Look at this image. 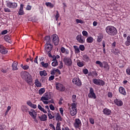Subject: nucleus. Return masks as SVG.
<instances>
[{"mask_svg": "<svg viewBox=\"0 0 130 130\" xmlns=\"http://www.w3.org/2000/svg\"><path fill=\"white\" fill-rule=\"evenodd\" d=\"M48 99H47L45 96H42L41 98V101H47Z\"/></svg>", "mask_w": 130, "mask_h": 130, "instance_id": "51", "label": "nucleus"}, {"mask_svg": "<svg viewBox=\"0 0 130 130\" xmlns=\"http://www.w3.org/2000/svg\"><path fill=\"white\" fill-rule=\"evenodd\" d=\"M54 80V75H51L50 77L49 78V81H52Z\"/></svg>", "mask_w": 130, "mask_h": 130, "instance_id": "63", "label": "nucleus"}, {"mask_svg": "<svg viewBox=\"0 0 130 130\" xmlns=\"http://www.w3.org/2000/svg\"><path fill=\"white\" fill-rule=\"evenodd\" d=\"M104 68L106 70V71H108L110 69L109 65H108V63L107 62H106L105 64V66H104Z\"/></svg>", "mask_w": 130, "mask_h": 130, "instance_id": "46", "label": "nucleus"}, {"mask_svg": "<svg viewBox=\"0 0 130 130\" xmlns=\"http://www.w3.org/2000/svg\"><path fill=\"white\" fill-rule=\"evenodd\" d=\"M74 127L76 128H79V127H81L82 126V121L79 118L75 119V121L74 124Z\"/></svg>", "mask_w": 130, "mask_h": 130, "instance_id": "10", "label": "nucleus"}, {"mask_svg": "<svg viewBox=\"0 0 130 130\" xmlns=\"http://www.w3.org/2000/svg\"><path fill=\"white\" fill-rule=\"evenodd\" d=\"M48 116L49 117V119H52L54 118V117H55L54 113L53 112L51 113L50 111V112H48Z\"/></svg>", "mask_w": 130, "mask_h": 130, "instance_id": "23", "label": "nucleus"}, {"mask_svg": "<svg viewBox=\"0 0 130 130\" xmlns=\"http://www.w3.org/2000/svg\"><path fill=\"white\" fill-rule=\"evenodd\" d=\"M90 76L92 77V78H96L98 76V73L96 72V71H92L90 73Z\"/></svg>", "mask_w": 130, "mask_h": 130, "instance_id": "32", "label": "nucleus"}, {"mask_svg": "<svg viewBox=\"0 0 130 130\" xmlns=\"http://www.w3.org/2000/svg\"><path fill=\"white\" fill-rule=\"evenodd\" d=\"M55 87L56 90L60 92H64L66 91V87L60 83H56Z\"/></svg>", "mask_w": 130, "mask_h": 130, "instance_id": "4", "label": "nucleus"}, {"mask_svg": "<svg viewBox=\"0 0 130 130\" xmlns=\"http://www.w3.org/2000/svg\"><path fill=\"white\" fill-rule=\"evenodd\" d=\"M38 108H39V110H40L41 111H42V112H43L44 113H47V111L45 110L44 109V108H43L41 105H38Z\"/></svg>", "mask_w": 130, "mask_h": 130, "instance_id": "28", "label": "nucleus"}, {"mask_svg": "<svg viewBox=\"0 0 130 130\" xmlns=\"http://www.w3.org/2000/svg\"><path fill=\"white\" fill-rule=\"evenodd\" d=\"M4 40L7 42H10V40H11V37L8 35H6L4 37Z\"/></svg>", "mask_w": 130, "mask_h": 130, "instance_id": "38", "label": "nucleus"}, {"mask_svg": "<svg viewBox=\"0 0 130 130\" xmlns=\"http://www.w3.org/2000/svg\"><path fill=\"white\" fill-rule=\"evenodd\" d=\"M55 18L56 19V21H58V18H59V13L57 11H56V14L55 16Z\"/></svg>", "mask_w": 130, "mask_h": 130, "instance_id": "52", "label": "nucleus"}, {"mask_svg": "<svg viewBox=\"0 0 130 130\" xmlns=\"http://www.w3.org/2000/svg\"><path fill=\"white\" fill-rule=\"evenodd\" d=\"M93 41H94V39L92 37H88L86 39L87 43H93Z\"/></svg>", "mask_w": 130, "mask_h": 130, "instance_id": "25", "label": "nucleus"}, {"mask_svg": "<svg viewBox=\"0 0 130 130\" xmlns=\"http://www.w3.org/2000/svg\"><path fill=\"white\" fill-rule=\"evenodd\" d=\"M66 50H66V48H64V47H61L60 51L62 53H64Z\"/></svg>", "mask_w": 130, "mask_h": 130, "instance_id": "55", "label": "nucleus"}, {"mask_svg": "<svg viewBox=\"0 0 130 130\" xmlns=\"http://www.w3.org/2000/svg\"><path fill=\"white\" fill-rule=\"evenodd\" d=\"M21 110L23 112H28V110H29V108L27 107L26 106H22L21 107Z\"/></svg>", "mask_w": 130, "mask_h": 130, "instance_id": "29", "label": "nucleus"}, {"mask_svg": "<svg viewBox=\"0 0 130 130\" xmlns=\"http://www.w3.org/2000/svg\"><path fill=\"white\" fill-rule=\"evenodd\" d=\"M49 127H52V128L53 129V130H56V129H55V127L54 126V125H53V124H52V123H51V124H49Z\"/></svg>", "mask_w": 130, "mask_h": 130, "instance_id": "64", "label": "nucleus"}, {"mask_svg": "<svg viewBox=\"0 0 130 130\" xmlns=\"http://www.w3.org/2000/svg\"><path fill=\"white\" fill-rule=\"evenodd\" d=\"M40 76H41V77H46V76H47V73H46V71L44 70L40 71Z\"/></svg>", "mask_w": 130, "mask_h": 130, "instance_id": "26", "label": "nucleus"}, {"mask_svg": "<svg viewBox=\"0 0 130 130\" xmlns=\"http://www.w3.org/2000/svg\"><path fill=\"white\" fill-rule=\"evenodd\" d=\"M31 9H32V7H31V6L30 5H27L26 7V10L27 11H30Z\"/></svg>", "mask_w": 130, "mask_h": 130, "instance_id": "62", "label": "nucleus"}, {"mask_svg": "<svg viewBox=\"0 0 130 130\" xmlns=\"http://www.w3.org/2000/svg\"><path fill=\"white\" fill-rule=\"evenodd\" d=\"M4 11L6 13H11V10L9 8H4Z\"/></svg>", "mask_w": 130, "mask_h": 130, "instance_id": "60", "label": "nucleus"}, {"mask_svg": "<svg viewBox=\"0 0 130 130\" xmlns=\"http://www.w3.org/2000/svg\"><path fill=\"white\" fill-rule=\"evenodd\" d=\"M102 39H103V35H100L99 36H98L97 42H101L102 41Z\"/></svg>", "mask_w": 130, "mask_h": 130, "instance_id": "36", "label": "nucleus"}, {"mask_svg": "<svg viewBox=\"0 0 130 130\" xmlns=\"http://www.w3.org/2000/svg\"><path fill=\"white\" fill-rule=\"evenodd\" d=\"M44 96L46 97L48 100L49 99H51V95L49 93H45L44 94Z\"/></svg>", "mask_w": 130, "mask_h": 130, "instance_id": "40", "label": "nucleus"}, {"mask_svg": "<svg viewBox=\"0 0 130 130\" xmlns=\"http://www.w3.org/2000/svg\"><path fill=\"white\" fill-rule=\"evenodd\" d=\"M52 40L54 45H58L59 43V39L58 38V36L56 34H54L52 36Z\"/></svg>", "mask_w": 130, "mask_h": 130, "instance_id": "8", "label": "nucleus"}, {"mask_svg": "<svg viewBox=\"0 0 130 130\" xmlns=\"http://www.w3.org/2000/svg\"><path fill=\"white\" fill-rule=\"evenodd\" d=\"M24 8V4H20V7L18 12V14L19 15L22 16L24 15L25 13H24V10L23 9Z\"/></svg>", "mask_w": 130, "mask_h": 130, "instance_id": "18", "label": "nucleus"}, {"mask_svg": "<svg viewBox=\"0 0 130 130\" xmlns=\"http://www.w3.org/2000/svg\"><path fill=\"white\" fill-rule=\"evenodd\" d=\"M119 92L120 94L125 96L126 95V91H125V88L122 86H120L119 87Z\"/></svg>", "mask_w": 130, "mask_h": 130, "instance_id": "17", "label": "nucleus"}, {"mask_svg": "<svg viewBox=\"0 0 130 130\" xmlns=\"http://www.w3.org/2000/svg\"><path fill=\"white\" fill-rule=\"evenodd\" d=\"M56 119V120H59V121H62V118H61V116H60V115L59 114V113H57Z\"/></svg>", "mask_w": 130, "mask_h": 130, "instance_id": "35", "label": "nucleus"}, {"mask_svg": "<svg viewBox=\"0 0 130 130\" xmlns=\"http://www.w3.org/2000/svg\"><path fill=\"white\" fill-rule=\"evenodd\" d=\"M76 22L77 23V24H84V20H81V19H76Z\"/></svg>", "mask_w": 130, "mask_h": 130, "instance_id": "42", "label": "nucleus"}, {"mask_svg": "<svg viewBox=\"0 0 130 130\" xmlns=\"http://www.w3.org/2000/svg\"><path fill=\"white\" fill-rule=\"evenodd\" d=\"M88 96L89 98H93V99H96L97 98L95 92H94V89L93 88L91 87L90 88L89 93Z\"/></svg>", "mask_w": 130, "mask_h": 130, "instance_id": "11", "label": "nucleus"}, {"mask_svg": "<svg viewBox=\"0 0 130 130\" xmlns=\"http://www.w3.org/2000/svg\"><path fill=\"white\" fill-rule=\"evenodd\" d=\"M106 32L110 36H115L117 34V29L115 27L109 25L106 27Z\"/></svg>", "mask_w": 130, "mask_h": 130, "instance_id": "2", "label": "nucleus"}, {"mask_svg": "<svg viewBox=\"0 0 130 130\" xmlns=\"http://www.w3.org/2000/svg\"><path fill=\"white\" fill-rule=\"evenodd\" d=\"M92 83L98 86H104V85H105V82L100 79H93Z\"/></svg>", "mask_w": 130, "mask_h": 130, "instance_id": "6", "label": "nucleus"}, {"mask_svg": "<svg viewBox=\"0 0 130 130\" xmlns=\"http://www.w3.org/2000/svg\"><path fill=\"white\" fill-rule=\"evenodd\" d=\"M72 83L76 85V86H79V87L80 86H82V82L79 78H74L72 80Z\"/></svg>", "mask_w": 130, "mask_h": 130, "instance_id": "12", "label": "nucleus"}, {"mask_svg": "<svg viewBox=\"0 0 130 130\" xmlns=\"http://www.w3.org/2000/svg\"><path fill=\"white\" fill-rule=\"evenodd\" d=\"M83 73L84 74V75H87V74H88V73H89V71L87 69H84L83 70Z\"/></svg>", "mask_w": 130, "mask_h": 130, "instance_id": "56", "label": "nucleus"}, {"mask_svg": "<svg viewBox=\"0 0 130 130\" xmlns=\"http://www.w3.org/2000/svg\"><path fill=\"white\" fill-rule=\"evenodd\" d=\"M49 107L51 110H54L55 109V108H54V106L52 104L50 105Z\"/></svg>", "mask_w": 130, "mask_h": 130, "instance_id": "61", "label": "nucleus"}, {"mask_svg": "<svg viewBox=\"0 0 130 130\" xmlns=\"http://www.w3.org/2000/svg\"><path fill=\"white\" fill-rule=\"evenodd\" d=\"M126 73L127 75H128V76H130V68H128L126 70Z\"/></svg>", "mask_w": 130, "mask_h": 130, "instance_id": "58", "label": "nucleus"}, {"mask_svg": "<svg viewBox=\"0 0 130 130\" xmlns=\"http://www.w3.org/2000/svg\"><path fill=\"white\" fill-rule=\"evenodd\" d=\"M45 5L47 7H49V8H54V5L50 2H46Z\"/></svg>", "mask_w": 130, "mask_h": 130, "instance_id": "37", "label": "nucleus"}, {"mask_svg": "<svg viewBox=\"0 0 130 130\" xmlns=\"http://www.w3.org/2000/svg\"><path fill=\"white\" fill-rule=\"evenodd\" d=\"M30 107L31 108H34V109H36L37 108V105H36L34 104H32L31 106H30Z\"/></svg>", "mask_w": 130, "mask_h": 130, "instance_id": "57", "label": "nucleus"}, {"mask_svg": "<svg viewBox=\"0 0 130 130\" xmlns=\"http://www.w3.org/2000/svg\"><path fill=\"white\" fill-rule=\"evenodd\" d=\"M41 64H42L43 68H45L46 69L48 68V63H45L44 61H42Z\"/></svg>", "mask_w": 130, "mask_h": 130, "instance_id": "39", "label": "nucleus"}, {"mask_svg": "<svg viewBox=\"0 0 130 130\" xmlns=\"http://www.w3.org/2000/svg\"><path fill=\"white\" fill-rule=\"evenodd\" d=\"M28 114L33 118V119H36V115H37V113L35 111V110L31 109L30 111H28Z\"/></svg>", "mask_w": 130, "mask_h": 130, "instance_id": "14", "label": "nucleus"}, {"mask_svg": "<svg viewBox=\"0 0 130 130\" xmlns=\"http://www.w3.org/2000/svg\"><path fill=\"white\" fill-rule=\"evenodd\" d=\"M96 64H99V66L100 67V68H103V63H102V62L98 60L95 62Z\"/></svg>", "mask_w": 130, "mask_h": 130, "instance_id": "45", "label": "nucleus"}, {"mask_svg": "<svg viewBox=\"0 0 130 130\" xmlns=\"http://www.w3.org/2000/svg\"><path fill=\"white\" fill-rule=\"evenodd\" d=\"M126 41L125 42V45L126 46H130V36H128L126 38Z\"/></svg>", "mask_w": 130, "mask_h": 130, "instance_id": "27", "label": "nucleus"}, {"mask_svg": "<svg viewBox=\"0 0 130 130\" xmlns=\"http://www.w3.org/2000/svg\"><path fill=\"white\" fill-rule=\"evenodd\" d=\"M76 40L79 43H81V44H84L85 41V37L82 36L81 34L77 35L76 37Z\"/></svg>", "mask_w": 130, "mask_h": 130, "instance_id": "9", "label": "nucleus"}, {"mask_svg": "<svg viewBox=\"0 0 130 130\" xmlns=\"http://www.w3.org/2000/svg\"><path fill=\"white\" fill-rule=\"evenodd\" d=\"M103 112L105 115H111V111L109 109H104Z\"/></svg>", "mask_w": 130, "mask_h": 130, "instance_id": "19", "label": "nucleus"}, {"mask_svg": "<svg viewBox=\"0 0 130 130\" xmlns=\"http://www.w3.org/2000/svg\"><path fill=\"white\" fill-rule=\"evenodd\" d=\"M7 7L9 8V9H16L18 7V4L15 2H7Z\"/></svg>", "mask_w": 130, "mask_h": 130, "instance_id": "7", "label": "nucleus"}, {"mask_svg": "<svg viewBox=\"0 0 130 130\" xmlns=\"http://www.w3.org/2000/svg\"><path fill=\"white\" fill-rule=\"evenodd\" d=\"M82 35L84 37H88V32L86 30L82 31Z\"/></svg>", "mask_w": 130, "mask_h": 130, "instance_id": "50", "label": "nucleus"}, {"mask_svg": "<svg viewBox=\"0 0 130 130\" xmlns=\"http://www.w3.org/2000/svg\"><path fill=\"white\" fill-rule=\"evenodd\" d=\"M21 68H22V69H23V70H25V71H27V70H29V66L27 65V64H21L20 65Z\"/></svg>", "mask_w": 130, "mask_h": 130, "instance_id": "33", "label": "nucleus"}, {"mask_svg": "<svg viewBox=\"0 0 130 130\" xmlns=\"http://www.w3.org/2000/svg\"><path fill=\"white\" fill-rule=\"evenodd\" d=\"M114 102L115 104L117 105V106H122L123 105V102H122V101L118 99H115L114 100Z\"/></svg>", "mask_w": 130, "mask_h": 130, "instance_id": "15", "label": "nucleus"}, {"mask_svg": "<svg viewBox=\"0 0 130 130\" xmlns=\"http://www.w3.org/2000/svg\"><path fill=\"white\" fill-rule=\"evenodd\" d=\"M36 86L37 87H41L42 84L40 83V81L38 79H36L35 81Z\"/></svg>", "mask_w": 130, "mask_h": 130, "instance_id": "30", "label": "nucleus"}, {"mask_svg": "<svg viewBox=\"0 0 130 130\" xmlns=\"http://www.w3.org/2000/svg\"><path fill=\"white\" fill-rule=\"evenodd\" d=\"M78 110L77 109V104L73 103L71 104V108H70V113L71 116L77 115Z\"/></svg>", "mask_w": 130, "mask_h": 130, "instance_id": "3", "label": "nucleus"}, {"mask_svg": "<svg viewBox=\"0 0 130 130\" xmlns=\"http://www.w3.org/2000/svg\"><path fill=\"white\" fill-rule=\"evenodd\" d=\"M75 53H80V49L78 48V46H74Z\"/></svg>", "mask_w": 130, "mask_h": 130, "instance_id": "41", "label": "nucleus"}, {"mask_svg": "<svg viewBox=\"0 0 130 130\" xmlns=\"http://www.w3.org/2000/svg\"><path fill=\"white\" fill-rule=\"evenodd\" d=\"M77 64L78 66V67H79V68H83V67H84V66H85V62L84 61H80L79 60L77 62Z\"/></svg>", "mask_w": 130, "mask_h": 130, "instance_id": "24", "label": "nucleus"}, {"mask_svg": "<svg viewBox=\"0 0 130 130\" xmlns=\"http://www.w3.org/2000/svg\"><path fill=\"white\" fill-rule=\"evenodd\" d=\"M77 99V95L74 94L72 95V102L75 103Z\"/></svg>", "mask_w": 130, "mask_h": 130, "instance_id": "53", "label": "nucleus"}, {"mask_svg": "<svg viewBox=\"0 0 130 130\" xmlns=\"http://www.w3.org/2000/svg\"><path fill=\"white\" fill-rule=\"evenodd\" d=\"M89 122L91 123V124H94V123H95V120H94V118L90 117Z\"/></svg>", "mask_w": 130, "mask_h": 130, "instance_id": "47", "label": "nucleus"}, {"mask_svg": "<svg viewBox=\"0 0 130 130\" xmlns=\"http://www.w3.org/2000/svg\"><path fill=\"white\" fill-rule=\"evenodd\" d=\"M20 76L22 80L25 81L26 83L29 85L32 84V82H33V79H32V76H31V75H30L29 73L26 71H23L21 72Z\"/></svg>", "mask_w": 130, "mask_h": 130, "instance_id": "1", "label": "nucleus"}, {"mask_svg": "<svg viewBox=\"0 0 130 130\" xmlns=\"http://www.w3.org/2000/svg\"><path fill=\"white\" fill-rule=\"evenodd\" d=\"M45 41L46 43L50 44L51 40H50V36H46L45 37Z\"/></svg>", "mask_w": 130, "mask_h": 130, "instance_id": "31", "label": "nucleus"}, {"mask_svg": "<svg viewBox=\"0 0 130 130\" xmlns=\"http://www.w3.org/2000/svg\"><path fill=\"white\" fill-rule=\"evenodd\" d=\"M45 92V89L44 88H41L39 90V94L40 95H42Z\"/></svg>", "mask_w": 130, "mask_h": 130, "instance_id": "43", "label": "nucleus"}, {"mask_svg": "<svg viewBox=\"0 0 130 130\" xmlns=\"http://www.w3.org/2000/svg\"><path fill=\"white\" fill-rule=\"evenodd\" d=\"M56 130H61V129H60V124L59 123H57V126L56 127Z\"/></svg>", "mask_w": 130, "mask_h": 130, "instance_id": "54", "label": "nucleus"}, {"mask_svg": "<svg viewBox=\"0 0 130 130\" xmlns=\"http://www.w3.org/2000/svg\"><path fill=\"white\" fill-rule=\"evenodd\" d=\"M63 61L65 66H67V67H72L73 65V61H72V59L69 57H64Z\"/></svg>", "mask_w": 130, "mask_h": 130, "instance_id": "5", "label": "nucleus"}, {"mask_svg": "<svg viewBox=\"0 0 130 130\" xmlns=\"http://www.w3.org/2000/svg\"><path fill=\"white\" fill-rule=\"evenodd\" d=\"M112 52H113V53L114 54H115V55H117V54H118V53H120V51H119V50H118V49H115L113 50L112 51Z\"/></svg>", "mask_w": 130, "mask_h": 130, "instance_id": "34", "label": "nucleus"}, {"mask_svg": "<svg viewBox=\"0 0 130 130\" xmlns=\"http://www.w3.org/2000/svg\"><path fill=\"white\" fill-rule=\"evenodd\" d=\"M39 118L41 121H46L47 120V115L44 114L42 116H39Z\"/></svg>", "mask_w": 130, "mask_h": 130, "instance_id": "20", "label": "nucleus"}, {"mask_svg": "<svg viewBox=\"0 0 130 130\" xmlns=\"http://www.w3.org/2000/svg\"><path fill=\"white\" fill-rule=\"evenodd\" d=\"M12 67L13 71L18 70V62L14 61L12 63Z\"/></svg>", "mask_w": 130, "mask_h": 130, "instance_id": "21", "label": "nucleus"}, {"mask_svg": "<svg viewBox=\"0 0 130 130\" xmlns=\"http://www.w3.org/2000/svg\"><path fill=\"white\" fill-rule=\"evenodd\" d=\"M0 52L2 54H7L8 53V50L4 46L0 45Z\"/></svg>", "mask_w": 130, "mask_h": 130, "instance_id": "16", "label": "nucleus"}, {"mask_svg": "<svg viewBox=\"0 0 130 130\" xmlns=\"http://www.w3.org/2000/svg\"><path fill=\"white\" fill-rule=\"evenodd\" d=\"M52 67H56L58 66V62H57V60L53 61L52 62Z\"/></svg>", "mask_w": 130, "mask_h": 130, "instance_id": "44", "label": "nucleus"}, {"mask_svg": "<svg viewBox=\"0 0 130 130\" xmlns=\"http://www.w3.org/2000/svg\"><path fill=\"white\" fill-rule=\"evenodd\" d=\"M52 48H53V45L51 43H46L45 44V51H51Z\"/></svg>", "mask_w": 130, "mask_h": 130, "instance_id": "13", "label": "nucleus"}, {"mask_svg": "<svg viewBox=\"0 0 130 130\" xmlns=\"http://www.w3.org/2000/svg\"><path fill=\"white\" fill-rule=\"evenodd\" d=\"M83 60L86 62H89L91 61V59H90V58L87 55H84L83 56Z\"/></svg>", "mask_w": 130, "mask_h": 130, "instance_id": "22", "label": "nucleus"}, {"mask_svg": "<svg viewBox=\"0 0 130 130\" xmlns=\"http://www.w3.org/2000/svg\"><path fill=\"white\" fill-rule=\"evenodd\" d=\"M59 111H60L62 116H63V109L62 108H60Z\"/></svg>", "mask_w": 130, "mask_h": 130, "instance_id": "59", "label": "nucleus"}, {"mask_svg": "<svg viewBox=\"0 0 130 130\" xmlns=\"http://www.w3.org/2000/svg\"><path fill=\"white\" fill-rule=\"evenodd\" d=\"M79 49L81 51H84V50H85V46H84V45H80L79 46Z\"/></svg>", "mask_w": 130, "mask_h": 130, "instance_id": "49", "label": "nucleus"}, {"mask_svg": "<svg viewBox=\"0 0 130 130\" xmlns=\"http://www.w3.org/2000/svg\"><path fill=\"white\" fill-rule=\"evenodd\" d=\"M60 64L59 66L58 67V69H60V70H61L62 68H63V63H62V61H59Z\"/></svg>", "mask_w": 130, "mask_h": 130, "instance_id": "48", "label": "nucleus"}]
</instances>
